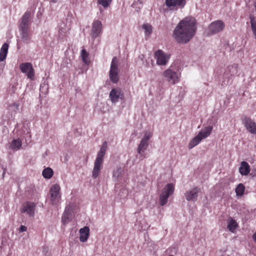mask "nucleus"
<instances>
[{
	"label": "nucleus",
	"instance_id": "f257e3e1",
	"mask_svg": "<svg viewBox=\"0 0 256 256\" xmlns=\"http://www.w3.org/2000/svg\"><path fill=\"white\" fill-rule=\"evenodd\" d=\"M196 19L192 16H187L180 22L174 32H178L180 30L184 32H196Z\"/></svg>",
	"mask_w": 256,
	"mask_h": 256
},
{
	"label": "nucleus",
	"instance_id": "f03ea898",
	"mask_svg": "<svg viewBox=\"0 0 256 256\" xmlns=\"http://www.w3.org/2000/svg\"><path fill=\"white\" fill-rule=\"evenodd\" d=\"M106 148L107 142L105 141L101 146L100 150L97 154L96 158L94 162V165L92 172V177L94 178H97L99 176V173L104 162V157L105 155Z\"/></svg>",
	"mask_w": 256,
	"mask_h": 256
},
{
	"label": "nucleus",
	"instance_id": "7ed1b4c3",
	"mask_svg": "<svg viewBox=\"0 0 256 256\" xmlns=\"http://www.w3.org/2000/svg\"><path fill=\"white\" fill-rule=\"evenodd\" d=\"M174 185L172 183H169L164 187L159 197L160 204L162 206L168 202V198L174 194Z\"/></svg>",
	"mask_w": 256,
	"mask_h": 256
},
{
	"label": "nucleus",
	"instance_id": "20e7f679",
	"mask_svg": "<svg viewBox=\"0 0 256 256\" xmlns=\"http://www.w3.org/2000/svg\"><path fill=\"white\" fill-rule=\"evenodd\" d=\"M118 63V60L116 56L113 58L111 62L109 77L110 80L114 84H116L119 81Z\"/></svg>",
	"mask_w": 256,
	"mask_h": 256
},
{
	"label": "nucleus",
	"instance_id": "39448f33",
	"mask_svg": "<svg viewBox=\"0 0 256 256\" xmlns=\"http://www.w3.org/2000/svg\"><path fill=\"white\" fill-rule=\"evenodd\" d=\"M60 186L58 184L52 186L50 190V199L52 204H56L60 199Z\"/></svg>",
	"mask_w": 256,
	"mask_h": 256
},
{
	"label": "nucleus",
	"instance_id": "423d86ee",
	"mask_svg": "<svg viewBox=\"0 0 256 256\" xmlns=\"http://www.w3.org/2000/svg\"><path fill=\"white\" fill-rule=\"evenodd\" d=\"M20 68L23 73L26 74L28 78L31 80H34V70L30 63H22L20 65Z\"/></svg>",
	"mask_w": 256,
	"mask_h": 256
},
{
	"label": "nucleus",
	"instance_id": "0eeeda50",
	"mask_svg": "<svg viewBox=\"0 0 256 256\" xmlns=\"http://www.w3.org/2000/svg\"><path fill=\"white\" fill-rule=\"evenodd\" d=\"M194 33H173L172 37L178 43H186L194 36Z\"/></svg>",
	"mask_w": 256,
	"mask_h": 256
},
{
	"label": "nucleus",
	"instance_id": "6e6552de",
	"mask_svg": "<svg viewBox=\"0 0 256 256\" xmlns=\"http://www.w3.org/2000/svg\"><path fill=\"white\" fill-rule=\"evenodd\" d=\"M154 58L156 60L157 64L164 66L167 64L170 56L166 54L162 50H158L154 53Z\"/></svg>",
	"mask_w": 256,
	"mask_h": 256
},
{
	"label": "nucleus",
	"instance_id": "1a4fd4ad",
	"mask_svg": "<svg viewBox=\"0 0 256 256\" xmlns=\"http://www.w3.org/2000/svg\"><path fill=\"white\" fill-rule=\"evenodd\" d=\"M163 76L169 82L174 84L178 82L177 73L171 69H167L163 72Z\"/></svg>",
	"mask_w": 256,
	"mask_h": 256
},
{
	"label": "nucleus",
	"instance_id": "9d476101",
	"mask_svg": "<svg viewBox=\"0 0 256 256\" xmlns=\"http://www.w3.org/2000/svg\"><path fill=\"white\" fill-rule=\"evenodd\" d=\"M30 18V12L27 10L23 15L20 24V30L22 32H26L28 31Z\"/></svg>",
	"mask_w": 256,
	"mask_h": 256
},
{
	"label": "nucleus",
	"instance_id": "9b49d317",
	"mask_svg": "<svg viewBox=\"0 0 256 256\" xmlns=\"http://www.w3.org/2000/svg\"><path fill=\"white\" fill-rule=\"evenodd\" d=\"M242 122L246 129L252 134H256V123L249 117L244 116Z\"/></svg>",
	"mask_w": 256,
	"mask_h": 256
},
{
	"label": "nucleus",
	"instance_id": "f8f14e48",
	"mask_svg": "<svg viewBox=\"0 0 256 256\" xmlns=\"http://www.w3.org/2000/svg\"><path fill=\"white\" fill-rule=\"evenodd\" d=\"M36 204L33 202H27L22 205V213H26L30 216H34Z\"/></svg>",
	"mask_w": 256,
	"mask_h": 256
},
{
	"label": "nucleus",
	"instance_id": "ddd939ff",
	"mask_svg": "<svg viewBox=\"0 0 256 256\" xmlns=\"http://www.w3.org/2000/svg\"><path fill=\"white\" fill-rule=\"evenodd\" d=\"M110 98L112 104H116L120 98H124V94L120 88H112L109 94Z\"/></svg>",
	"mask_w": 256,
	"mask_h": 256
},
{
	"label": "nucleus",
	"instance_id": "4468645a",
	"mask_svg": "<svg viewBox=\"0 0 256 256\" xmlns=\"http://www.w3.org/2000/svg\"><path fill=\"white\" fill-rule=\"evenodd\" d=\"M200 189L198 187H195L192 190L186 192L184 194L186 198L188 201H196L198 198V193Z\"/></svg>",
	"mask_w": 256,
	"mask_h": 256
},
{
	"label": "nucleus",
	"instance_id": "2eb2a0df",
	"mask_svg": "<svg viewBox=\"0 0 256 256\" xmlns=\"http://www.w3.org/2000/svg\"><path fill=\"white\" fill-rule=\"evenodd\" d=\"M224 23L220 20H216L210 24L209 28L210 32H220L224 30Z\"/></svg>",
	"mask_w": 256,
	"mask_h": 256
},
{
	"label": "nucleus",
	"instance_id": "dca6fc26",
	"mask_svg": "<svg viewBox=\"0 0 256 256\" xmlns=\"http://www.w3.org/2000/svg\"><path fill=\"white\" fill-rule=\"evenodd\" d=\"M186 3V0H166V4L168 7L178 6L183 8Z\"/></svg>",
	"mask_w": 256,
	"mask_h": 256
},
{
	"label": "nucleus",
	"instance_id": "f3484780",
	"mask_svg": "<svg viewBox=\"0 0 256 256\" xmlns=\"http://www.w3.org/2000/svg\"><path fill=\"white\" fill-rule=\"evenodd\" d=\"M80 240L82 242H85L88 239L90 236V228L88 226H84L80 230Z\"/></svg>",
	"mask_w": 256,
	"mask_h": 256
},
{
	"label": "nucleus",
	"instance_id": "a211bd4d",
	"mask_svg": "<svg viewBox=\"0 0 256 256\" xmlns=\"http://www.w3.org/2000/svg\"><path fill=\"white\" fill-rule=\"evenodd\" d=\"M250 172V166L246 162H242L239 168V172L242 176L248 175Z\"/></svg>",
	"mask_w": 256,
	"mask_h": 256
},
{
	"label": "nucleus",
	"instance_id": "6ab92c4d",
	"mask_svg": "<svg viewBox=\"0 0 256 256\" xmlns=\"http://www.w3.org/2000/svg\"><path fill=\"white\" fill-rule=\"evenodd\" d=\"M212 128V126H206L204 129L198 132V134L200 136L202 139L206 138L210 134Z\"/></svg>",
	"mask_w": 256,
	"mask_h": 256
},
{
	"label": "nucleus",
	"instance_id": "aec40b11",
	"mask_svg": "<svg viewBox=\"0 0 256 256\" xmlns=\"http://www.w3.org/2000/svg\"><path fill=\"white\" fill-rule=\"evenodd\" d=\"M8 48V44L4 43L2 44L0 52V61H4L6 56Z\"/></svg>",
	"mask_w": 256,
	"mask_h": 256
},
{
	"label": "nucleus",
	"instance_id": "412c9836",
	"mask_svg": "<svg viewBox=\"0 0 256 256\" xmlns=\"http://www.w3.org/2000/svg\"><path fill=\"white\" fill-rule=\"evenodd\" d=\"M148 146V142L142 140L137 148L138 152L140 155H142V154L146 150Z\"/></svg>",
	"mask_w": 256,
	"mask_h": 256
},
{
	"label": "nucleus",
	"instance_id": "4be33fe9",
	"mask_svg": "<svg viewBox=\"0 0 256 256\" xmlns=\"http://www.w3.org/2000/svg\"><path fill=\"white\" fill-rule=\"evenodd\" d=\"M202 140L203 139L201 136L198 134L191 140L188 144V148L190 149L193 148L194 146L198 145Z\"/></svg>",
	"mask_w": 256,
	"mask_h": 256
},
{
	"label": "nucleus",
	"instance_id": "5701e85b",
	"mask_svg": "<svg viewBox=\"0 0 256 256\" xmlns=\"http://www.w3.org/2000/svg\"><path fill=\"white\" fill-rule=\"evenodd\" d=\"M238 224L236 220L230 218L228 222V230L232 232H234Z\"/></svg>",
	"mask_w": 256,
	"mask_h": 256
},
{
	"label": "nucleus",
	"instance_id": "b1692460",
	"mask_svg": "<svg viewBox=\"0 0 256 256\" xmlns=\"http://www.w3.org/2000/svg\"><path fill=\"white\" fill-rule=\"evenodd\" d=\"M102 30V24L100 21L96 20L92 24V32H100Z\"/></svg>",
	"mask_w": 256,
	"mask_h": 256
},
{
	"label": "nucleus",
	"instance_id": "393cba45",
	"mask_svg": "<svg viewBox=\"0 0 256 256\" xmlns=\"http://www.w3.org/2000/svg\"><path fill=\"white\" fill-rule=\"evenodd\" d=\"M22 146V141L20 139L18 138L14 140L10 144V148L12 150H17Z\"/></svg>",
	"mask_w": 256,
	"mask_h": 256
},
{
	"label": "nucleus",
	"instance_id": "a878e982",
	"mask_svg": "<svg viewBox=\"0 0 256 256\" xmlns=\"http://www.w3.org/2000/svg\"><path fill=\"white\" fill-rule=\"evenodd\" d=\"M88 53L84 49H82L81 51L80 56L82 58V62L87 65H88L90 63V60L88 58Z\"/></svg>",
	"mask_w": 256,
	"mask_h": 256
},
{
	"label": "nucleus",
	"instance_id": "bb28decb",
	"mask_svg": "<svg viewBox=\"0 0 256 256\" xmlns=\"http://www.w3.org/2000/svg\"><path fill=\"white\" fill-rule=\"evenodd\" d=\"M54 174L53 170L50 168H44L42 171V176L46 178H51Z\"/></svg>",
	"mask_w": 256,
	"mask_h": 256
},
{
	"label": "nucleus",
	"instance_id": "cd10ccee",
	"mask_svg": "<svg viewBox=\"0 0 256 256\" xmlns=\"http://www.w3.org/2000/svg\"><path fill=\"white\" fill-rule=\"evenodd\" d=\"M245 188L242 184H240L236 188V196H242L244 192Z\"/></svg>",
	"mask_w": 256,
	"mask_h": 256
},
{
	"label": "nucleus",
	"instance_id": "c85d7f7f",
	"mask_svg": "<svg viewBox=\"0 0 256 256\" xmlns=\"http://www.w3.org/2000/svg\"><path fill=\"white\" fill-rule=\"evenodd\" d=\"M122 170L120 167H118L113 172L112 177L114 180H118L121 176Z\"/></svg>",
	"mask_w": 256,
	"mask_h": 256
},
{
	"label": "nucleus",
	"instance_id": "c756f323",
	"mask_svg": "<svg viewBox=\"0 0 256 256\" xmlns=\"http://www.w3.org/2000/svg\"><path fill=\"white\" fill-rule=\"evenodd\" d=\"M18 38L19 40H22L24 42H27L30 39L28 33H20V36H18Z\"/></svg>",
	"mask_w": 256,
	"mask_h": 256
},
{
	"label": "nucleus",
	"instance_id": "7c9ffc66",
	"mask_svg": "<svg viewBox=\"0 0 256 256\" xmlns=\"http://www.w3.org/2000/svg\"><path fill=\"white\" fill-rule=\"evenodd\" d=\"M98 4L102 5L104 8L108 7L111 2V0H98Z\"/></svg>",
	"mask_w": 256,
	"mask_h": 256
},
{
	"label": "nucleus",
	"instance_id": "2f4dec72",
	"mask_svg": "<svg viewBox=\"0 0 256 256\" xmlns=\"http://www.w3.org/2000/svg\"><path fill=\"white\" fill-rule=\"evenodd\" d=\"M142 28L144 30L145 32H152V26L148 24H142Z\"/></svg>",
	"mask_w": 256,
	"mask_h": 256
},
{
	"label": "nucleus",
	"instance_id": "473e14b6",
	"mask_svg": "<svg viewBox=\"0 0 256 256\" xmlns=\"http://www.w3.org/2000/svg\"><path fill=\"white\" fill-rule=\"evenodd\" d=\"M152 132L148 131H146L144 132L142 140L148 142L150 138L152 136Z\"/></svg>",
	"mask_w": 256,
	"mask_h": 256
},
{
	"label": "nucleus",
	"instance_id": "72a5a7b5",
	"mask_svg": "<svg viewBox=\"0 0 256 256\" xmlns=\"http://www.w3.org/2000/svg\"><path fill=\"white\" fill-rule=\"evenodd\" d=\"M250 22L252 32H256V19L254 17H250Z\"/></svg>",
	"mask_w": 256,
	"mask_h": 256
},
{
	"label": "nucleus",
	"instance_id": "f704fd0d",
	"mask_svg": "<svg viewBox=\"0 0 256 256\" xmlns=\"http://www.w3.org/2000/svg\"><path fill=\"white\" fill-rule=\"evenodd\" d=\"M71 215H70L66 214V212H64L63 216H62V222L64 224L68 223L69 221V218Z\"/></svg>",
	"mask_w": 256,
	"mask_h": 256
},
{
	"label": "nucleus",
	"instance_id": "c9c22d12",
	"mask_svg": "<svg viewBox=\"0 0 256 256\" xmlns=\"http://www.w3.org/2000/svg\"><path fill=\"white\" fill-rule=\"evenodd\" d=\"M228 69L229 70L230 72H232V74H234L236 72V66H230L228 67Z\"/></svg>",
	"mask_w": 256,
	"mask_h": 256
},
{
	"label": "nucleus",
	"instance_id": "e433bc0d",
	"mask_svg": "<svg viewBox=\"0 0 256 256\" xmlns=\"http://www.w3.org/2000/svg\"><path fill=\"white\" fill-rule=\"evenodd\" d=\"M72 211V208L70 206H66L65 208L64 212H66V214L71 215Z\"/></svg>",
	"mask_w": 256,
	"mask_h": 256
},
{
	"label": "nucleus",
	"instance_id": "4c0bfd02",
	"mask_svg": "<svg viewBox=\"0 0 256 256\" xmlns=\"http://www.w3.org/2000/svg\"><path fill=\"white\" fill-rule=\"evenodd\" d=\"M27 230V228L24 226H21L19 228V231L20 232H26Z\"/></svg>",
	"mask_w": 256,
	"mask_h": 256
},
{
	"label": "nucleus",
	"instance_id": "58836bf2",
	"mask_svg": "<svg viewBox=\"0 0 256 256\" xmlns=\"http://www.w3.org/2000/svg\"><path fill=\"white\" fill-rule=\"evenodd\" d=\"M139 2L140 4H142V0H138V2H134L132 4V6L134 7V6L138 4V3Z\"/></svg>",
	"mask_w": 256,
	"mask_h": 256
},
{
	"label": "nucleus",
	"instance_id": "ea45409f",
	"mask_svg": "<svg viewBox=\"0 0 256 256\" xmlns=\"http://www.w3.org/2000/svg\"><path fill=\"white\" fill-rule=\"evenodd\" d=\"M98 34H99V33H96V32L92 33V38H96V37H97V36H98Z\"/></svg>",
	"mask_w": 256,
	"mask_h": 256
},
{
	"label": "nucleus",
	"instance_id": "a19ab883",
	"mask_svg": "<svg viewBox=\"0 0 256 256\" xmlns=\"http://www.w3.org/2000/svg\"><path fill=\"white\" fill-rule=\"evenodd\" d=\"M252 239L256 244V232L253 234L252 236Z\"/></svg>",
	"mask_w": 256,
	"mask_h": 256
},
{
	"label": "nucleus",
	"instance_id": "79ce46f5",
	"mask_svg": "<svg viewBox=\"0 0 256 256\" xmlns=\"http://www.w3.org/2000/svg\"><path fill=\"white\" fill-rule=\"evenodd\" d=\"M139 58L140 59L142 60L144 58V56L143 54H141L139 56Z\"/></svg>",
	"mask_w": 256,
	"mask_h": 256
},
{
	"label": "nucleus",
	"instance_id": "37998d69",
	"mask_svg": "<svg viewBox=\"0 0 256 256\" xmlns=\"http://www.w3.org/2000/svg\"><path fill=\"white\" fill-rule=\"evenodd\" d=\"M6 169L4 168V172H3V174H2V177L4 178V174L6 172Z\"/></svg>",
	"mask_w": 256,
	"mask_h": 256
},
{
	"label": "nucleus",
	"instance_id": "c03bdc74",
	"mask_svg": "<svg viewBox=\"0 0 256 256\" xmlns=\"http://www.w3.org/2000/svg\"><path fill=\"white\" fill-rule=\"evenodd\" d=\"M51 2L53 3H56V0H51Z\"/></svg>",
	"mask_w": 256,
	"mask_h": 256
},
{
	"label": "nucleus",
	"instance_id": "a18cd8bd",
	"mask_svg": "<svg viewBox=\"0 0 256 256\" xmlns=\"http://www.w3.org/2000/svg\"><path fill=\"white\" fill-rule=\"evenodd\" d=\"M254 38L256 40V33H254Z\"/></svg>",
	"mask_w": 256,
	"mask_h": 256
},
{
	"label": "nucleus",
	"instance_id": "49530a36",
	"mask_svg": "<svg viewBox=\"0 0 256 256\" xmlns=\"http://www.w3.org/2000/svg\"><path fill=\"white\" fill-rule=\"evenodd\" d=\"M169 256H173V255H170Z\"/></svg>",
	"mask_w": 256,
	"mask_h": 256
}]
</instances>
